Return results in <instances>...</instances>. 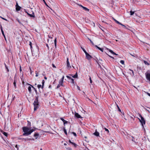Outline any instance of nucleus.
<instances>
[{"label":"nucleus","instance_id":"obj_46","mask_svg":"<svg viewBox=\"0 0 150 150\" xmlns=\"http://www.w3.org/2000/svg\"><path fill=\"white\" fill-rule=\"evenodd\" d=\"M60 119L63 122L65 121V120L64 119L62 118H61Z\"/></svg>","mask_w":150,"mask_h":150},{"label":"nucleus","instance_id":"obj_14","mask_svg":"<svg viewBox=\"0 0 150 150\" xmlns=\"http://www.w3.org/2000/svg\"><path fill=\"white\" fill-rule=\"evenodd\" d=\"M31 86H30L28 88V91L30 93H31Z\"/></svg>","mask_w":150,"mask_h":150},{"label":"nucleus","instance_id":"obj_21","mask_svg":"<svg viewBox=\"0 0 150 150\" xmlns=\"http://www.w3.org/2000/svg\"><path fill=\"white\" fill-rule=\"evenodd\" d=\"M29 16L31 17H35L34 13H33V12L32 14H30L29 15Z\"/></svg>","mask_w":150,"mask_h":150},{"label":"nucleus","instance_id":"obj_60","mask_svg":"<svg viewBox=\"0 0 150 150\" xmlns=\"http://www.w3.org/2000/svg\"><path fill=\"white\" fill-rule=\"evenodd\" d=\"M46 46L47 47L48 49H49V47H48V44H46Z\"/></svg>","mask_w":150,"mask_h":150},{"label":"nucleus","instance_id":"obj_5","mask_svg":"<svg viewBox=\"0 0 150 150\" xmlns=\"http://www.w3.org/2000/svg\"><path fill=\"white\" fill-rule=\"evenodd\" d=\"M86 58L88 59V60H90L92 58V57L88 53H86Z\"/></svg>","mask_w":150,"mask_h":150},{"label":"nucleus","instance_id":"obj_55","mask_svg":"<svg viewBox=\"0 0 150 150\" xmlns=\"http://www.w3.org/2000/svg\"><path fill=\"white\" fill-rule=\"evenodd\" d=\"M120 25H122V26H123L125 28V27H126V26L125 25H123L122 24H120Z\"/></svg>","mask_w":150,"mask_h":150},{"label":"nucleus","instance_id":"obj_26","mask_svg":"<svg viewBox=\"0 0 150 150\" xmlns=\"http://www.w3.org/2000/svg\"><path fill=\"white\" fill-rule=\"evenodd\" d=\"M134 11H130V15H132L134 13Z\"/></svg>","mask_w":150,"mask_h":150},{"label":"nucleus","instance_id":"obj_63","mask_svg":"<svg viewBox=\"0 0 150 150\" xmlns=\"http://www.w3.org/2000/svg\"><path fill=\"white\" fill-rule=\"evenodd\" d=\"M77 87H78V88L79 89V90H80V88L78 86H77Z\"/></svg>","mask_w":150,"mask_h":150},{"label":"nucleus","instance_id":"obj_16","mask_svg":"<svg viewBox=\"0 0 150 150\" xmlns=\"http://www.w3.org/2000/svg\"><path fill=\"white\" fill-rule=\"evenodd\" d=\"M71 76H72V77L74 78H77L78 77V75L77 72H76V74L74 76H73L72 75H71Z\"/></svg>","mask_w":150,"mask_h":150},{"label":"nucleus","instance_id":"obj_64","mask_svg":"<svg viewBox=\"0 0 150 150\" xmlns=\"http://www.w3.org/2000/svg\"><path fill=\"white\" fill-rule=\"evenodd\" d=\"M67 145V144L66 143H65L64 144V145Z\"/></svg>","mask_w":150,"mask_h":150},{"label":"nucleus","instance_id":"obj_11","mask_svg":"<svg viewBox=\"0 0 150 150\" xmlns=\"http://www.w3.org/2000/svg\"><path fill=\"white\" fill-rule=\"evenodd\" d=\"M39 135V134L38 133H35L34 135V136L35 137V139H37Z\"/></svg>","mask_w":150,"mask_h":150},{"label":"nucleus","instance_id":"obj_36","mask_svg":"<svg viewBox=\"0 0 150 150\" xmlns=\"http://www.w3.org/2000/svg\"><path fill=\"white\" fill-rule=\"evenodd\" d=\"M0 17L2 19H3V20H4L5 21H7V20L6 19L2 17H1V16H0Z\"/></svg>","mask_w":150,"mask_h":150},{"label":"nucleus","instance_id":"obj_24","mask_svg":"<svg viewBox=\"0 0 150 150\" xmlns=\"http://www.w3.org/2000/svg\"><path fill=\"white\" fill-rule=\"evenodd\" d=\"M71 144L74 146L75 147H76L77 146V144H76L74 142H73L71 143Z\"/></svg>","mask_w":150,"mask_h":150},{"label":"nucleus","instance_id":"obj_19","mask_svg":"<svg viewBox=\"0 0 150 150\" xmlns=\"http://www.w3.org/2000/svg\"><path fill=\"white\" fill-rule=\"evenodd\" d=\"M113 19L114 20L115 22H116L117 24H121V23H120V22H119V21H117V20H116L115 19V18H113Z\"/></svg>","mask_w":150,"mask_h":150},{"label":"nucleus","instance_id":"obj_42","mask_svg":"<svg viewBox=\"0 0 150 150\" xmlns=\"http://www.w3.org/2000/svg\"><path fill=\"white\" fill-rule=\"evenodd\" d=\"M64 79V76H63L62 77L61 79L60 80H61V81H63Z\"/></svg>","mask_w":150,"mask_h":150},{"label":"nucleus","instance_id":"obj_62","mask_svg":"<svg viewBox=\"0 0 150 150\" xmlns=\"http://www.w3.org/2000/svg\"><path fill=\"white\" fill-rule=\"evenodd\" d=\"M44 79H47V78L46 76H45L44 77Z\"/></svg>","mask_w":150,"mask_h":150},{"label":"nucleus","instance_id":"obj_57","mask_svg":"<svg viewBox=\"0 0 150 150\" xmlns=\"http://www.w3.org/2000/svg\"><path fill=\"white\" fill-rule=\"evenodd\" d=\"M15 147L17 149H18V146H17V145H16V146H15Z\"/></svg>","mask_w":150,"mask_h":150},{"label":"nucleus","instance_id":"obj_51","mask_svg":"<svg viewBox=\"0 0 150 150\" xmlns=\"http://www.w3.org/2000/svg\"><path fill=\"white\" fill-rule=\"evenodd\" d=\"M52 67L54 68H56V67L54 64H52Z\"/></svg>","mask_w":150,"mask_h":150},{"label":"nucleus","instance_id":"obj_49","mask_svg":"<svg viewBox=\"0 0 150 150\" xmlns=\"http://www.w3.org/2000/svg\"><path fill=\"white\" fill-rule=\"evenodd\" d=\"M110 57L112 58L113 59H114V58L113 57H112V56H111L109 55L108 54H107Z\"/></svg>","mask_w":150,"mask_h":150},{"label":"nucleus","instance_id":"obj_17","mask_svg":"<svg viewBox=\"0 0 150 150\" xmlns=\"http://www.w3.org/2000/svg\"><path fill=\"white\" fill-rule=\"evenodd\" d=\"M95 47H96L99 50H100L101 51H102V52H103V49L102 48H100V47H98L97 45H96L95 46Z\"/></svg>","mask_w":150,"mask_h":150},{"label":"nucleus","instance_id":"obj_13","mask_svg":"<svg viewBox=\"0 0 150 150\" xmlns=\"http://www.w3.org/2000/svg\"><path fill=\"white\" fill-rule=\"evenodd\" d=\"M80 6L82 8H83V9L85 10L86 11H89V9H88V8H87L85 7H84L82 5H80Z\"/></svg>","mask_w":150,"mask_h":150},{"label":"nucleus","instance_id":"obj_33","mask_svg":"<svg viewBox=\"0 0 150 150\" xmlns=\"http://www.w3.org/2000/svg\"><path fill=\"white\" fill-rule=\"evenodd\" d=\"M41 85L40 84H39L38 85L37 87L38 88H42Z\"/></svg>","mask_w":150,"mask_h":150},{"label":"nucleus","instance_id":"obj_54","mask_svg":"<svg viewBox=\"0 0 150 150\" xmlns=\"http://www.w3.org/2000/svg\"><path fill=\"white\" fill-rule=\"evenodd\" d=\"M0 28H1V31H2V30H3V29H2V26L1 25H0Z\"/></svg>","mask_w":150,"mask_h":150},{"label":"nucleus","instance_id":"obj_34","mask_svg":"<svg viewBox=\"0 0 150 150\" xmlns=\"http://www.w3.org/2000/svg\"><path fill=\"white\" fill-rule=\"evenodd\" d=\"M82 49L83 52H85V54H86V53H88L84 48H82Z\"/></svg>","mask_w":150,"mask_h":150},{"label":"nucleus","instance_id":"obj_44","mask_svg":"<svg viewBox=\"0 0 150 150\" xmlns=\"http://www.w3.org/2000/svg\"><path fill=\"white\" fill-rule=\"evenodd\" d=\"M35 74H36L35 76L36 77H37L38 76V73L37 72V71H35Z\"/></svg>","mask_w":150,"mask_h":150},{"label":"nucleus","instance_id":"obj_25","mask_svg":"<svg viewBox=\"0 0 150 150\" xmlns=\"http://www.w3.org/2000/svg\"><path fill=\"white\" fill-rule=\"evenodd\" d=\"M4 135L6 137H7L8 136V134L5 132H4L3 133Z\"/></svg>","mask_w":150,"mask_h":150},{"label":"nucleus","instance_id":"obj_52","mask_svg":"<svg viewBox=\"0 0 150 150\" xmlns=\"http://www.w3.org/2000/svg\"><path fill=\"white\" fill-rule=\"evenodd\" d=\"M56 42H57V40H56V38L54 40V43L55 44L56 43Z\"/></svg>","mask_w":150,"mask_h":150},{"label":"nucleus","instance_id":"obj_58","mask_svg":"<svg viewBox=\"0 0 150 150\" xmlns=\"http://www.w3.org/2000/svg\"><path fill=\"white\" fill-rule=\"evenodd\" d=\"M69 142L70 143H71H71H72V142L71 141V140H69Z\"/></svg>","mask_w":150,"mask_h":150},{"label":"nucleus","instance_id":"obj_9","mask_svg":"<svg viewBox=\"0 0 150 150\" xmlns=\"http://www.w3.org/2000/svg\"><path fill=\"white\" fill-rule=\"evenodd\" d=\"M107 49L110 52H111V53H112V54H113L114 55H118L117 54H116V53H115V52H114L113 51H112V50L108 49V48H107Z\"/></svg>","mask_w":150,"mask_h":150},{"label":"nucleus","instance_id":"obj_7","mask_svg":"<svg viewBox=\"0 0 150 150\" xmlns=\"http://www.w3.org/2000/svg\"><path fill=\"white\" fill-rule=\"evenodd\" d=\"M93 134L97 137L99 136V133L97 132V129L96 130L95 132L93 133Z\"/></svg>","mask_w":150,"mask_h":150},{"label":"nucleus","instance_id":"obj_23","mask_svg":"<svg viewBox=\"0 0 150 150\" xmlns=\"http://www.w3.org/2000/svg\"><path fill=\"white\" fill-rule=\"evenodd\" d=\"M28 127H30L31 126V123L30 122L28 121Z\"/></svg>","mask_w":150,"mask_h":150},{"label":"nucleus","instance_id":"obj_35","mask_svg":"<svg viewBox=\"0 0 150 150\" xmlns=\"http://www.w3.org/2000/svg\"><path fill=\"white\" fill-rule=\"evenodd\" d=\"M104 129L105 130V131L107 132H108V133L109 132V131L106 128H104Z\"/></svg>","mask_w":150,"mask_h":150},{"label":"nucleus","instance_id":"obj_47","mask_svg":"<svg viewBox=\"0 0 150 150\" xmlns=\"http://www.w3.org/2000/svg\"><path fill=\"white\" fill-rule=\"evenodd\" d=\"M67 122H68L67 121H66L65 120V121H64L63 122L64 124H65L66 123H67Z\"/></svg>","mask_w":150,"mask_h":150},{"label":"nucleus","instance_id":"obj_39","mask_svg":"<svg viewBox=\"0 0 150 150\" xmlns=\"http://www.w3.org/2000/svg\"><path fill=\"white\" fill-rule=\"evenodd\" d=\"M32 42H30L29 45L30 46V48L31 49L32 48Z\"/></svg>","mask_w":150,"mask_h":150},{"label":"nucleus","instance_id":"obj_20","mask_svg":"<svg viewBox=\"0 0 150 150\" xmlns=\"http://www.w3.org/2000/svg\"><path fill=\"white\" fill-rule=\"evenodd\" d=\"M42 1H43L44 2V4H45V5L46 6H47L48 7H49L51 10H52V9L46 3V2L45 1V0H42Z\"/></svg>","mask_w":150,"mask_h":150},{"label":"nucleus","instance_id":"obj_29","mask_svg":"<svg viewBox=\"0 0 150 150\" xmlns=\"http://www.w3.org/2000/svg\"><path fill=\"white\" fill-rule=\"evenodd\" d=\"M1 33H2V34L4 36V38H5V40H6V38H5V35L4 34L3 30H2V31H1Z\"/></svg>","mask_w":150,"mask_h":150},{"label":"nucleus","instance_id":"obj_45","mask_svg":"<svg viewBox=\"0 0 150 150\" xmlns=\"http://www.w3.org/2000/svg\"><path fill=\"white\" fill-rule=\"evenodd\" d=\"M149 96H150V93L147 92H145Z\"/></svg>","mask_w":150,"mask_h":150},{"label":"nucleus","instance_id":"obj_43","mask_svg":"<svg viewBox=\"0 0 150 150\" xmlns=\"http://www.w3.org/2000/svg\"><path fill=\"white\" fill-rule=\"evenodd\" d=\"M89 80H90V83H92V81L91 80V77H90V78H89Z\"/></svg>","mask_w":150,"mask_h":150},{"label":"nucleus","instance_id":"obj_8","mask_svg":"<svg viewBox=\"0 0 150 150\" xmlns=\"http://www.w3.org/2000/svg\"><path fill=\"white\" fill-rule=\"evenodd\" d=\"M67 66L68 67L71 68V66L69 64V59L68 58H67Z\"/></svg>","mask_w":150,"mask_h":150},{"label":"nucleus","instance_id":"obj_59","mask_svg":"<svg viewBox=\"0 0 150 150\" xmlns=\"http://www.w3.org/2000/svg\"><path fill=\"white\" fill-rule=\"evenodd\" d=\"M32 140V139H27V140L28 141V140L30 141V140Z\"/></svg>","mask_w":150,"mask_h":150},{"label":"nucleus","instance_id":"obj_50","mask_svg":"<svg viewBox=\"0 0 150 150\" xmlns=\"http://www.w3.org/2000/svg\"><path fill=\"white\" fill-rule=\"evenodd\" d=\"M129 70H130V71H132V74H133V75H134V72H133V70H131V69H130Z\"/></svg>","mask_w":150,"mask_h":150},{"label":"nucleus","instance_id":"obj_40","mask_svg":"<svg viewBox=\"0 0 150 150\" xmlns=\"http://www.w3.org/2000/svg\"><path fill=\"white\" fill-rule=\"evenodd\" d=\"M28 85H29L30 86H31L32 87V88H33L34 90L35 89V88L33 86H32V85H30V84H29V83L28 84Z\"/></svg>","mask_w":150,"mask_h":150},{"label":"nucleus","instance_id":"obj_3","mask_svg":"<svg viewBox=\"0 0 150 150\" xmlns=\"http://www.w3.org/2000/svg\"><path fill=\"white\" fill-rule=\"evenodd\" d=\"M139 117L141 118V119H139L140 122L142 123V126L144 127V124H145V121L143 118V117H142V115H140Z\"/></svg>","mask_w":150,"mask_h":150},{"label":"nucleus","instance_id":"obj_2","mask_svg":"<svg viewBox=\"0 0 150 150\" xmlns=\"http://www.w3.org/2000/svg\"><path fill=\"white\" fill-rule=\"evenodd\" d=\"M33 104L34 106V110L35 111L39 107V104L38 102V97H36L33 103Z\"/></svg>","mask_w":150,"mask_h":150},{"label":"nucleus","instance_id":"obj_28","mask_svg":"<svg viewBox=\"0 0 150 150\" xmlns=\"http://www.w3.org/2000/svg\"><path fill=\"white\" fill-rule=\"evenodd\" d=\"M64 133H65V134L66 135H67V132L65 128H64Z\"/></svg>","mask_w":150,"mask_h":150},{"label":"nucleus","instance_id":"obj_31","mask_svg":"<svg viewBox=\"0 0 150 150\" xmlns=\"http://www.w3.org/2000/svg\"><path fill=\"white\" fill-rule=\"evenodd\" d=\"M120 63L122 64H124V60H121L120 61Z\"/></svg>","mask_w":150,"mask_h":150},{"label":"nucleus","instance_id":"obj_37","mask_svg":"<svg viewBox=\"0 0 150 150\" xmlns=\"http://www.w3.org/2000/svg\"><path fill=\"white\" fill-rule=\"evenodd\" d=\"M72 133L74 134V135L75 136H76V134L74 132H72Z\"/></svg>","mask_w":150,"mask_h":150},{"label":"nucleus","instance_id":"obj_32","mask_svg":"<svg viewBox=\"0 0 150 150\" xmlns=\"http://www.w3.org/2000/svg\"><path fill=\"white\" fill-rule=\"evenodd\" d=\"M5 67L6 68V69H7V71L8 72L9 71V69H8L7 67V66L6 65V64H5Z\"/></svg>","mask_w":150,"mask_h":150},{"label":"nucleus","instance_id":"obj_27","mask_svg":"<svg viewBox=\"0 0 150 150\" xmlns=\"http://www.w3.org/2000/svg\"><path fill=\"white\" fill-rule=\"evenodd\" d=\"M71 83L74 84V79H73L71 78Z\"/></svg>","mask_w":150,"mask_h":150},{"label":"nucleus","instance_id":"obj_12","mask_svg":"<svg viewBox=\"0 0 150 150\" xmlns=\"http://www.w3.org/2000/svg\"><path fill=\"white\" fill-rule=\"evenodd\" d=\"M16 82H17V80L15 79L14 80L13 83V84L14 86V88L15 89L16 88H17L16 85Z\"/></svg>","mask_w":150,"mask_h":150},{"label":"nucleus","instance_id":"obj_15","mask_svg":"<svg viewBox=\"0 0 150 150\" xmlns=\"http://www.w3.org/2000/svg\"><path fill=\"white\" fill-rule=\"evenodd\" d=\"M63 81H61L60 80H59V84H60V85H61L62 86H64L63 85Z\"/></svg>","mask_w":150,"mask_h":150},{"label":"nucleus","instance_id":"obj_18","mask_svg":"<svg viewBox=\"0 0 150 150\" xmlns=\"http://www.w3.org/2000/svg\"><path fill=\"white\" fill-rule=\"evenodd\" d=\"M143 61L144 62V64L147 65H149V64L148 62L147 61H145V60H143Z\"/></svg>","mask_w":150,"mask_h":150},{"label":"nucleus","instance_id":"obj_30","mask_svg":"<svg viewBox=\"0 0 150 150\" xmlns=\"http://www.w3.org/2000/svg\"><path fill=\"white\" fill-rule=\"evenodd\" d=\"M88 38L90 40L91 43L92 44V45H94V44L93 42L91 40L89 39V38Z\"/></svg>","mask_w":150,"mask_h":150},{"label":"nucleus","instance_id":"obj_4","mask_svg":"<svg viewBox=\"0 0 150 150\" xmlns=\"http://www.w3.org/2000/svg\"><path fill=\"white\" fill-rule=\"evenodd\" d=\"M145 75L147 80L150 81V73H146Z\"/></svg>","mask_w":150,"mask_h":150},{"label":"nucleus","instance_id":"obj_48","mask_svg":"<svg viewBox=\"0 0 150 150\" xmlns=\"http://www.w3.org/2000/svg\"><path fill=\"white\" fill-rule=\"evenodd\" d=\"M30 73L31 74L32 73V70H31L30 67Z\"/></svg>","mask_w":150,"mask_h":150},{"label":"nucleus","instance_id":"obj_38","mask_svg":"<svg viewBox=\"0 0 150 150\" xmlns=\"http://www.w3.org/2000/svg\"><path fill=\"white\" fill-rule=\"evenodd\" d=\"M22 141H28L27 140V139H25V138H22Z\"/></svg>","mask_w":150,"mask_h":150},{"label":"nucleus","instance_id":"obj_53","mask_svg":"<svg viewBox=\"0 0 150 150\" xmlns=\"http://www.w3.org/2000/svg\"><path fill=\"white\" fill-rule=\"evenodd\" d=\"M60 87V85L59 84L57 86V88H59Z\"/></svg>","mask_w":150,"mask_h":150},{"label":"nucleus","instance_id":"obj_1","mask_svg":"<svg viewBox=\"0 0 150 150\" xmlns=\"http://www.w3.org/2000/svg\"><path fill=\"white\" fill-rule=\"evenodd\" d=\"M23 129L24 132L23 134V136H28L34 130V129H31L30 128L25 127H23Z\"/></svg>","mask_w":150,"mask_h":150},{"label":"nucleus","instance_id":"obj_10","mask_svg":"<svg viewBox=\"0 0 150 150\" xmlns=\"http://www.w3.org/2000/svg\"><path fill=\"white\" fill-rule=\"evenodd\" d=\"M16 10L17 11H19L21 10V7L20 6H18V5L17 4L16 5Z\"/></svg>","mask_w":150,"mask_h":150},{"label":"nucleus","instance_id":"obj_61","mask_svg":"<svg viewBox=\"0 0 150 150\" xmlns=\"http://www.w3.org/2000/svg\"><path fill=\"white\" fill-rule=\"evenodd\" d=\"M26 12L27 13V14L29 16V15L30 14L29 13H28V12Z\"/></svg>","mask_w":150,"mask_h":150},{"label":"nucleus","instance_id":"obj_22","mask_svg":"<svg viewBox=\"0 0 150 150\" xmlns=\"http://www.w3.org/2000/svg\"><path fill=\"white\" fill-rule=\"evenodd\" d=\"M44 83H45V81L44 80H43L42 81V89L43 88V86H44Z\"/></svg>","mask_w":150,"mask_h":150},{"label":"nucleus","instance_id":"obj_41","mask_svg":"<svg viewBox=\"0 0 150 150\" xmlns=\"http://www.w3.org/2000/svg\"><path fill=\"white\" fill-rule=\"evenodd\" d=\"M66 77H67L68 79H71V77H70V76H66Z\"/></svg>","mask_w":150,"mask_h":150},{"label":"nucleus","instance_id":"obj_56","mask_svg":"<svg viewBox=\"0 0 150 150\" xmlns=\"http://www.w3.org/2000/svg\"><path fill=\"white\" fill-rule=\"evenodd\" d=\"M117 107L118 108L119 111H121V110H120V108H119L118 106L117 105Z\"/></svg>","mask_w":150,"mask_h":150},{"label":"nucleus","instance_id":"obj_6","mask_svg":"<svg viewBox=\"0 0 150 150\" xmlns=\"http://www.w3.org/2000/svg\"><path fill=\"white\" fill-rule=\"evenodd\" d=\"M75 116L77 118H82V117H81V116L78 113L75 112L74 114Z\"/></svg>","mask_w":150,"mask_h":150}]
</instances>
